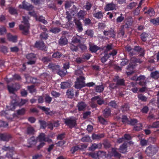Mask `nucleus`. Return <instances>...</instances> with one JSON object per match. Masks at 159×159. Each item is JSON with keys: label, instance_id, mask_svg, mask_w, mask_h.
Listing matches in <instances>:
<instances>
[{"label": "nucleus", "instance_id": "nucleus-9", "mask_svg": "<svg viewBox=\"0 0 159 159\" xmlns=\"http://www.w3.org/2000/svg\"><path fill=\"white\" fill-rule=\"evenodd\" d=\"M92 103L96 101L97 104L99 105H102L104 104L105 101L103 99L101 98L99 96H95L92 97L91 99Z\"/></svg>", "mask_w": 159, "mask_h": 159}, {"label": "nucleus", "instance_id": "nucleus-7", "mask_svg": "<svg viewBox=\"0 0 159 159\" xmlns=\"http://www.w3.org/2000/svg\"><path fill=\"white\" fill-rule=\"evenodd\" d=\"M157 148L152 146H149L147 147L145 151V152L148 156H152L157 152Z\"/></svg>", "mask_w": 159, "mask_h": 159}, {"label": "nucleus", "instance_id": "nucleus-26", "mask_svg": "<svg viewBox=\"0 0 159 159\" xmlns=\"http://www.w3.org/2000/svg\"><path fill=\"white\" fill-rule=\"evenodd\" d=\"M103 115L105 118H107L111 115V111L108 108H106L104 109L103 112Z\"/></svg>", "mask_w": 159, "mask_h": 159}, {"label": "nucleus", "instance_id": "nucleus-22", "mask_svg": "<svg viewBox=\"0 0 159 159\" xmlns=\"http://www.w3.org/2000/svg\"><path fill=\"white\" fill-rule=\"evenodd\" d=\"M86 106V104L85 102H78L77 105V107L78 108V110L79 111H83Z\"/></svg>", "mask_w": 159, "mask_h": 159}, {"label": "nucleus", "instance_id": "nucleus-8", "mask_svg": "<svg viewBox=\"0 0 159 159\" xmlns=\"http://www.w3.org/2000/svg\"><path fill=\"white\" fill-rule=\"evenodd\" d=\"M34 47L44 51L46 48L43 41L41 40L36 41L34 44Z\"/></svg>", "mask_w": 159, "mask_h": 159}, {"label": "nucleus", "instance_id": "nucleus-6", "mask_svg": "<svg viewBox=\"0 0 159 159\" xmlns=\"http://www.w3.org/2000/svg\"><path fill=\"white\" fill-rule=\"evenodd\" d=\"M103 33L105 36H107L110 38H112L113 39L115 38L116 33L115 31V28H111L108 30H104Z\"/></svg>", "mask_w": 159, "mask_h": 159}, {"label": "nucleus", "instance_id": "nucleus-52", "mask_svg": "<svg viewBox=\"0 0 159 159\" xmlns=\"http://www.w3.org/2000/svg\"><path fill=\"white\" fill-rule=\"evenodd\" d=\"M85 80V78L84 77L82 76H80L79 77H77L76 79V81H79L80 82L85 84V82L84 80Z\"/></svg>", "mask_w": 159, "mask_h": 159}, {"label": "nucleus", "instance_id": "nucleus-39", "mask_svg": "<svg viewBox=\"0 0 159 159\" xmlns=\"http://www.w3.org/2000/svg\"><path fill=\"white\" fill-rule=\"evenodd\" d=\"M38 107L40 109H41L43 111H44L45 113L47 115H50V109L49 108L46 107H42L40 106H38Z\"/></svg>", "mask_w": 159, "mask_h": 159}, {"label": "nucleus", "instance_id": "nucleus-58", "mask_svg": "<svg viewBox=\"0 0 159 159\" xmlns=\"http://www.w3.org/2000/svg\"><path fill=\"white\" fill-rule=\"evenodd\" d=\"M150 21L154 25H159V17L157 18L156 19H151Z\"/></svg>", "mask_w": 159, "mask_h": 159}, {"label": "nucleus", "instance_id": "nucleus-61", "mask_svg": "<svg viewBox=\"0 0 159 159\" xmlns=\"http://www.w3.org/2000/svg\"><path fill=\"white\" fill-rule=\"evenodd\" d=\"M138 97L139 99L142 101L146 102L147 100V98L143 94L139 95Z\"/></svg>", "mask_w": 159, "mask_h": 159}, {"label": "nucleus", "instance_id": "nucleus-43", "mask_svg": "<svg viewBox=\"0 0 159 159\" xmlns=\"http://www.w3.org/2000/svg\"><path fill=\"white\" fill-rule=\"evenodd\" d=\"M61 29L59 28L54 27L51 28L49 31L54 34H57L61 31Z\"/></svg>", "mask_w": 159, "mask_h": 159}, {"label": "nucleus", "instance_id": "nucleus-13", "mask_svg": "<svg viewBox=\"0 0 159 159\" xmlns=\"http://www.w3.org/2000/svg\"><path fill=\"white\" fill-rule=\"evenodd\" d=\"M27 142L29 145L27 146V147L28 148H30L35 145L37 140L34 136H32L28 140Z\"/></svg>", "mask_w": 159, "mask_h": 159}, {"label": "nucleus", "instance_id": "nucleus-21", "mask_svg": "<svg viewBox=\"0 0 159 159\" xmlns=\"http://www.w3.org/2000/svg\"><path fill=\"white\" fill-rule=\"evenodd\" d=\"M129 105L128 103H126L122 104L120 107V109L122 112H124L129 110Z\"/></svg>", "mask_w": 159, "mask_h": 159}, {"label": "nucleus", "instance_id": "nucleus-49", "mask_svg": "<svg viewBox=\"0 0 159 159\" xmlns=\"http://www.w3.org/2000/svg\"><path fill=\"white\" fill-rule=\"evenodd\" d=\"M112 152L114 157H117L120 158L121 157V154L116 151V149L115 148H113L112 149Z\"/></svg>", "mask_w": 159, "mask_h": 159}, {"label": "nucleus", "instance_id": "nucleus-10", "mask_svg": "<svg viewBox=\"0 0 159 159\" xmlns=\"http://www.w3.org/2000/svg\"><path fill=\"white\" fill-rule=\"evenodd\" d=\"M134 50L139 54V56L144 57L145 54V50L143 48L139 46H135L133 48Z\"/></svg>", "mask_w": 159, "mask_h": 159}, {"label": "nucleus", "instance_id": "nucleus-63", "mask_svg": "<svg viewBox=\"0 0 159 159\" xmlns=\"http://www.w3.org/2000/svg\"><path fill=\"white\" fill-rule=\"evenodd\" d=\"M7 50V48L5 46H2L0 47V51L4 53L8 52Z\"/></svg>", "mask_w": 159, "mask_h": 159}, {"label": "nucleus", "instance_id": "nucleus-17", "mask_svg": "<svg viewBox=\"0 0 159 159\" xmlns=\"http://www.w3.org/2000/svg\"><path fill=\"white\" fill-rule=\"evenodd\" d=\"M7 37L9 41L16 43L17 41V36L16 35H13L11 34L8 33L7 35Z\"/></svg>", "mask_w": 159, "mask_h": 159}, {"label": "nucleus", "instance_id": "nucleus-62", "mask_svg": "<svg viewBox=\"0 0 159 159\" xmlns=\"http://www.w3.org/2000/svg\"><path fill=\"white\" fill-rule=\"evenodd\" d=\"M98 157H102L105 156L106 154V152L103 151H99L97 152Z\"/></svg>", "mask_w": 159, "mask_h": 159}, {"label": "nucleus", "instance_id": "nucleus-3", "mask_svg": "<svg viewBox=\"0 0 159 159\" xmlns=\"http://www.w3.org/2000/svg\"><path fill=\"white\" fill-rule=\"evenodd\" d=\"M23 21L22 22L24 25H20L19 26V28L20 30H22V34L25 35H27L29 33V30L30 28V24L27 18L24 16L23 17Z\"/></svg>", "mask_w": 159, "mask_h": 159}, {"label": "nucleus", "instance_id": "nucleus-1", "mask_svg": "<svg viewBox=\"0 0 159 159\" xmlns=\"http://www.w3.org/2000/svg\"><path fill=\"white\" fill-rule=\"evenodd\" d=\"M21 87V85L18 83H15L7 85V89L9 93L13 94V95L11 96V98L12 99L10 106L11 109L12 111H14L16 108V107L18 105L19 103L17 101V98L15 92L18 90Z\"/></svg>", "mask_w": 159, "mask_h": 159}, {"label": "nucleus", "instance_id": "nucleus-4", "mask_svg": "<svg viewBox=\"0 0 159 159\" xmlns=\"http://www.w3.org/2000/svg\"><path fill=\"white\" fill-rule=\"evenodd\" d=\"M26 58L29 61L27 64L28 65H33L35 64L36 61V55L33 53H30L26 56Z\"/></svg>", "mask_w": 159, "mask_h": 159}, {"label": "nucleus", "instance_id": "nucleus-46", "mask_svg": "<svg viewBox=\"0 0 159 159\" xmlns=\"http://www.w3.org/2000/svg\"><path fill=\"white\" fill-rule=\"evenodd\" d=\"M142 127L143 125L141 123L138 124L134 127L133 129L136 131H139L142 129Z\"/></svg>", "mask_w": 159, "mask_h": 159}, {"label": "nucleus", "instance_id": "nucleus-48", "mask_svg": "<svg viewBox=\"0 0 159 159\" xmlns=\"http://www.w3.org/2000/svg\"><path fill=\"white\" fill-rule=\"evenodd\" d=\"M14 148L13 147L10 148L9 146L6 147L5 146H4L2 148V150L4 151H8L9 152L11 151H13Z\"/></svg>", "mask_w": 159, "mask_h": 159}, {"label": "nucleus", "instance_id": "nucleus-59", "mask_svg": "<svg viewBox=\"0 0 159 159\" xmlns=\"http://www.w3.org/2000/svg\"><path fill=\"white\" fill-rule=\"evenodd\" d=\"M52 98L48 95H46L45 97V102L46 103L50 104L52 101Z\"/></svg>", "mask_w": 159, "mask_h": 159}, {"label": "nucleus", "instance_id": "nucleus-53", "mask_svg": "<svg viewBox=\"0 0 159 159\" xmlns=\"http://www.w3.org/2000/svg\"><path fill=\"white\" fill-rule=\"evenodd\" d=\"M41 60L43 63H47L51 61V59L48 57H43Z\"/></svg>", "mask_w": 159, "mask_h": 159}, {"label": "nucleus", "instance_id": "nucleus-19", "mask_svg": "<svg viewBox=\"0 0 159 159\" xmlns=\"http://www.w3.org/2000/svg\"><path fill=\"white\" fill-rule=\"evenodd\" d=\"M69 48L72 52H77L78 50V44H76L71 42L69 43Z\"/></svg>", "mask_w": 159, "mask_h": 159}, {"label": "nucleus", "instance_id": "nucleus-11", "mask_svg": "<svg viewBox=\"0 0 159 159\" xmlns=\"http://www.w3.org/2000/svg\"><path fill=\"white\" fill-rule=\"evenodd\" d=\"M20 8H22L28 11H30L32 10L34 7L32 5L27 2L24 1L22 2V5H19Z\"/></svg>", "mask_w": 159, "mask_h": 159}, {"label": "nucleus", "instance_id": "nucleus-14", "mask_svg": "<svg viewBox=\"0 0 159 159\" xmlns=\"http://www.w3.org/2000/svg\"><path fill=\"white\" fill-rule=\"evenodd\" d=\"M11 138V135L6 133L0 134V140L1 141H8Z\"/></svg>", "mask_w": 159, "mask_h": 159}, {"label": "nucleus", "instance_id": "nucleus-41", "mask_svg": "<svg viewBox=\"0 0 159 159\" xmlns=\"http://www.w3.org/2000/svg\"><path fill=\"white\" fill-rule=\"evenodd\" d=\"M125 49L126 51L129 52V55L131 56L134 55V52L133 51H131L132 49L130 46H125Z\"/></svg>", "mask_w": 159, "mask_h": 159}, {"label": "nucleus", "instance_id": "nucleus-47", "mask_svg": "<svg viewBox=\"0 0 159 159\" xmlns=\"http://www.w3.org/2000/svg\"><path fill=\"white\" fill-rule=\"evenodd\" d=\"M67 72L66 70H61L60 68L59 70H58L57 73V74L61 77L64 76L66 75Z\"/></svg>", "mask_w": 159, "mask_h": 159}, {"label": "nucleus", "instance_id": "nucleus-37", "mask_svg": "<svg viewBox=\"0 0 159 159\" xmlns=\"http://www.w3.org/2000/svg\"><path fill=\"white\" fill-rule=\"evenodd\" d=\"M8 11L9 13L12 15H17V10L14 7H11L8 8Z\"/></svg>", "mask_w": 159, "mask_h": 159}, {"label": "nucleus", "instance_id": "nucleus-20", "mask_svg": "<svg viewBox=\"0 0 159 159\" xmlns=\"http://www.w3.org/2000/svg\"><path fill=\"white\" fill-rule=\"evenodd\" d=\"M119 149L120 152L122 153H125L126 152L127 150V143H124L120 146Z\"/></svg>", "mask_w": 159, "mask_h": 159}, {"label": "nucleus", "instance_id": "nucleus-2", "mask_svg": "<svg viewBox=\"0 0 159 159\" xmlns=\"http://www.w3.org/2000/svg\"><path fill=\"white\" fill-rule=\"evenodd\" d=\"M131 61H133V62H131L128 66L127 68L128 71H126V74L128 76L132 75L134 72V69L136 65V63H141L142 61L140 59L135 57L132 58Z\"/></svg>", "mask_w": 159, "mask_h": 159}, {"label": "nucleus", "instance_id": "nucleus-31", "mask_svg": "<svg viewBox=\"0 0 159 159\" xmlns=\"http://www.w3.org/2000/svg\"><path fill=\"white\" fill-rule=\"evenodd\" d=\"M74 92L72 89H68L66 92V95L69 98H72L74 97Z\"/></svg>", "mask_w": 159, "mask_h": 159}, {"label": "nucleus", "instance_id": "nucleus-15", "mask_svg": "<svg viewBox=\"0 0 159 159\" xmlns=\"http://www.w3.org/2000/svg\"><path fill=\"white\" fill-rule=\"evenodd\" d=\"M60 67L59 65L52 63H50L48 66V68L52 70L53 71H55L56 72L59 70Z\"/></svg>", "mask_w": 159, "mask_h": 159}, {"label": "nucleus", "instance_id": "nucleus-57", "mask_svg": "<svg viewBox=\"0 0 159 159\" xmlns=\"http://www.w3.org/2000/svg\"><path fill=\"white\" fill-rule=\"evenodd\" d=\"M112 44H107L104 51V53H107L108 51L112 49Z\"/></svg>", "mask_w": 159, "mask_h": 159}, {"label": "nucleus", "instance_id": "nucleus-35", "mask_svg": "<svg viewBox=\"0 0 159 159\" xmlns=\"http://www.w3.org/2000/svg\"><path fill=\"white\" fill-rule=\"evenodd\" d=\"M140 36L142 41L143 42H145L147 40V38L148 36V34L147 33L144 32L141 34Z\"/></svg>", "mask_w": 159, "mask_h": 159}, {"label": "nucleus", "instance_id": "nucleus-12", "mask_svg": "<svg viewBox=\"0 0 159 159\" xmlns=\"http://www.w3.org/2000/svg\"><path fill=\"white\" fill-rule=\"evenodd\" d=\"M106 11H113L116 9V5L113 2L107 4L104 8Z\"/></svg>", "mask_w": 159, "mask_h": 159}, {"label": "nucleus", "instance_id": "nucleus-23", "mask_svg": "<svg viewBox=\"0 0 159 159\" xmlns=\"http://www.w3.org/2000/svg\"><path fill=\"white\" fill-rule=\"evenodd\" d=\"M75 25L76 26V29L77 31L79 32H81L83 30L82 25L81 22L79 20H78L76 21Z\"/></svg>", "mask_w": 159, "mask_h": 159}, {"label": "nucleus", "instance_id": "nucleus-42", "mask_svg": "<svg viewBox=\"0 0 159 159\" xmlns=\"http://www.w3.org/2000/svg\"><path fill=\"white\" fill-rule=\"evenodd\" d=\"M151 76L152 78L154 79L159 78V72L156 71L151 73Z\"/></svg>", "mask_w": 159, "mask_h": 159}, {"label": "nucleus", "instance_id": "nucleus-34", "mask_svg": "<svg viewBox=\"0 0 159 159\" xmlns=\"http://www.w3.org/2000/svg\"><path fill=\"white\" fill-rule=\"evenodd\" d=\"M38 138L39 142H44L47 141L45 136V134L43 133H41L40 134Z\"/></svg>", "mask_w": 159, "mask_h": 159}, {"label": "nucleus", "instance_id": "nucleus-28", "mask_svg": "<svg viewBox=\"0 0 159 159\" xmlns=\"http://www.w3.org/2000/svg\"><path fill=\"white\" fill-rule=\"evenodd\" d=\"M47 32H43L41 33L39 36V38L42 40H46L48 39V33Z\"/></svg>", "mask_w": 159, "mask_h": 159}, {"label": "nucleus", "instance_id": "nucleus-30", "mask_svg": "<svg viewBox=\"0 0 159 159\" xmlns=\"http://www.w3.org/2000/svg\"><path fill=\"white\" fill-rule=\"evenodd\" d=\"M104 136V134H93L92 135V138L93 139H100L103 138Z\"/></svg>", "mask_w": 159, "mask_h": 159}, {"label": "nucleus", "instance_id": "nucleus-64", "mask_svg": "<svg viewBox=\"0 0 159 159\" xmlns=\"http://www.w3.org/2000/svg\"><path fill=\"white\" fill-rule=\"evenodd\" d=\"M81 140L83 142H89L90 140V138L89 136H85L81 139Z\"/></svg>", "mask_w": 159, "mask_h": 159}, {"label": "nucleus", "instance_id": "nucleus-24", "mask_svg": "<svg viewBox=\"0 0 159 159\" xmlns=\"http://www.w3.org/2000/svg\"><path fill=\"white\" fill-rule=\"evenodd\" d=\"M119 78L118 76L116 77V85L117 86H124L125 85V80L123 79H118Z\"/></svg>", "mask_w": 159, "mask_h": 159}, {"label": "nucleus", "instance_id": "nucleus-55", "mask_svg": "<svg viewBox=\"0 0 159 159\" xmlns=\"http://www.w3.org/2000/svg\"><path fill=\"white\" fill-rule=\"evenodd\" d=\"M38 21L43 23L44 24H47L48 23V21L44 19V18L42 16H40L38 18Z\"/></svg>", "mask_w": 159, "mask_h": 159}, {"label": "nucleus", "instance_id": "nucleus-56", "mask_svg": "<svg viewBox=\"0 0 159 159\" xmlns=\"http://www.w3.org/2000/svg\"><path fill=\"white\" fill-rule=\"evenodd\" d=\"M13 151H11L7 153L5 155V157H7L8 159H11L13 157Z\"/></svg>", "mask_w": 159, "mask_h": 159}, {"label": "nucleus", "instance_id": "nucleus-40", "mask_svg": "<svg viewBox=\"0 0 159 159\" xmlns=\"http://www.w3.org/2000/svg\"><path fill=\"white\" fill-rule=\"evenodd\" d=\"M39 123L40 124L41 128L43 129H45L47 126L48 122L43 120H39Z\"/></svg>", "mask_w": 159, "mask_h": 159}, {"label": "nucleus", "instance_id": "nucleus-51", "mask_svg": "<svg viewBox=\"0 0 159 159\" xmlns=\"http://www.w3.org/2000/svg\"><path fill=\"white\" fill-rule=\"evenodd\" d=\"M94 32L93 30H88L85 32V34L90 37H93V35Z\"/></svg>", "mask_w": 159, "mask_h": 159}, {"label": "nucleus", "instance_id": "nucleus-60", "mask_svg": "<svg viewBox=\"0 0 159 159\" xmlns=\"http://www.w3.org/2000/svg\"><path fill=\"white\" fill-rule=\"evenodd\" d=\"M80 149V147L78 146H74L71 148L70 151L72 154H74L76 151Z\"/></svg>", "mask_w": 159, "mask_h": 159}, {"label": "nucleus", "instance_id": "nucleus-18", "mask_svg": "<svg viewBox=\"0 0 159 159\" xmlns=\"http://www.w3.org/2000/svg\"><path fill=\"white\" fill-rule=\"evenodd\" d=\"M82 39V37L77 35L76 36L72 38L71 42L76 44H80Z\"/></svg>", "mask_w": 159, "mask_h": 159}, {"label": "nucleus", "instance_id": "nucleus-25", "mask_svg": "<svg viewBox=\"0 0 159 159\" xmlns=\"http://www.w3.org/2000/svg\"><path fill=\"white\" fill-rule=\"evenodd\" d=\"M68 42V40L64 36L61 37L59 41V43L61 45H66Z\"/></svg>", "mask_w": 159, "mask_h": 159}, {"label": "nucleus", "instance_id": "nucleus-38", "mask_svg": "<svg viewBox=\"0 0 159 159\" xmlns=\"http://www.w3.org/2000/svg\"><path fill=\"white\" fill-rule=\"evenodd\" d=\"M35 130L32 127H28L27 129V133L30 135H33L34 134Z\"/></svg>", "mask_w": 159, "mask_h": 159}, {"label": "nucleus", "instance_id": "nucleus-29", "mask_svg": "<svg viewBox=\"0 0 159 159\" xmlns=\"http://www.w3.org/2000/svg\"><path fill=\"white\" fill-rule=\"evenodd\" d=\"M71 84L68 81L62 82L61 84V88L62 89H65L70 87Z\"/></svg>", "mask_w": 159, "mask_h": 159}, {"label": "nucleus", "instance_id": "nucleus-36", "mask_svg": "<svg viewBox=\"0 0 159 159\" xmlns=\"http://www.w3.org/2000/svg\"><path fill=\"white\" fill-rule=\"evenodd\" d=\"M93 16L98 19H101L103 16L102 13L101 11L94 13L93 14Z\"/></svg>", "mask_w": 159, "mask_h": 159}, {"label": "nucleus", "instance_id": "nucleus-33", "mask_svg": "<svg viewBox=\"0 0 159 159\" xmlns=\"http://www.w3.org/2000/svg\"><path fill=\"white\" fill-rule=\"evenodd\" d=\"M75 87L77 89H80L82 88L85 87V84L80 82L79 81H76L75 83Z\"/></svg>", "mask_w": 159, "mask_h": 159}, {"label": "nucleus", "instance_id": "nucleus-54", "mask_svg": "<svg viewBox=\"0 0 159 159\" xmlns=\"http://www.w3.org/2000/svg\"><path fill=\"white\" fill-rule=\"evenodd\" d=\"M62 54L61 53L57 52H54L52 55V57L54 58H59L61 56Z\"/></svg>", "mask_w": 159, "mask_h": 159}, {"label": "nucleus", "instance_id": "nucleus-44", "mask_svg": "<svg viewBox=\"0 0 159 159\" xmlns=\"http://www.w3.org/2000/svg\"><path fill=\"white\" fill-rule=\"evenodd\" d=\"M109 106L113 108L116 109L118 107V105L116 102L115 101H111L108 104Z\"/></svg>", "mask_w": 159, "mask_h": 159}, {"label": "nucleus", "instance_id": "nucleus-27", "mask_svg": "<svg viewBox=\"0 0 159 159\" xmlns=\"http://www.w3.org/2000/svg\"><path fill=\"white\" fill-rule=\"evenodd\" d=\"M100 49V47L95 45H90L89 50L92 53H96Z\"/></svg>", "mask_w": 159, "mask_h": 159}, {"label": "nucleus", "instance_id": "nucleus-5", "mask_svg": "<svg viewBox=\"0 0 159 159\" xmlns=\"http://www.w3.org/2000/svg\"><path fill=\"white\" fill-rule=\"evenodd\" d=\"M64 123L70 128H72L77 125L76 120L71 118L64 119Z\"/></svg>", "mask_w": 159, "mask_h": 159}, {"label": "nucleus", "instance_id": "nucleus-16", "mask_svg": "<svg viewBox=\"0 0 159 159\" xmlns=\"http://www.w3.org/2000/svg\"><path fill=\"white\" fill-rule=\"evenodd\" d=\"M148 8L146 7H145L143 9V11L144 12L145 14H147L148 15L150 16H153L154 14V11L153 8H149L148 10H147Z\"/></svg>", "mask_w": 159, "mask_h": 159}, {"label": "nucleus", "instance_id": "nucleus-32", "mask_svg": "<svg viewBox=\"0 0 159 159\" xmlns=\"http://www.w3.org/2000/svg\"><path fill=\"white\" fill-rule=\"evenodd\" d=\"M95 91L97 93H102L104 90V87L102 85H97L95 87Z\"/></svg>", "mask_w": 159, "mask_h": 159}, {"label": "nucleus", "instance_id": "nucleus-50", "mask_svg": "<svg viewBox=\"0 0 159 159\" xmlns=\"http://www.w3.org/2000/svg\"><path fill=\"white\" fill-rule=\"evenodd\" d=\"M98 148V144H97L96 143L93 144L89 148V151H93L95 149H97Z\"/></svg>", "mask_w": 159, "mask_h": 159}, {"label": "nucleus", "instance_id": "nucleus-45", "mask_svg": "<svg viewBox=\"0 0 159 159\" xmlns=\"http://www.w3.org/2000/svg\"><path fill=\"white\" fill-rule=\"evenodd\" d=\"M98 119L99 122L101 124L104 125H106L107 124L106 120L101 116H98Z\"/></svg>", "mask_w": 159, "mask_h": 159}]
</instances>
